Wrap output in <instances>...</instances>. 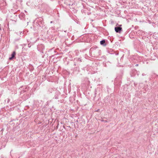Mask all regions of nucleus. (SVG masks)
Wrapping results in <instances>:
<instances>
[{
	"label": "nucleus",
	"mask_w": 158,
	"mask_h": 158,
	"mask_svg": "<svg viewBox=\"0 0 158 158\" xmlns=\"http://www.w3.org/2000/svg\"><path fill=\"white\" fill-rule=\"evenodd\" d=\"M43 20V18L41 17L37 19L36 25L38 27V28H40V27H42L44 26V23Z\"/></svg>",
	"instance_id": "f257e3e1"
},
{
	"label": "nucleus",
	"mask_w": 158,
	"mask_h": 158,
	"mask_svg": "<svg viewBox=\"0 0 158 158\" xmlns=\"http://www.w3.org/2000/svg\"><path fill=\"white\" fill-rule=\"evenodd\" d=\"M56 91V93H59L58 91H56V89L54 88H50L48 89V92L49 94L53 93L54 91Z\"/></svg>",
	"instance_id": "f03ea898"
},
{
	"label": "nucleus",
	"mask_w": 158,
	"mask_h": 158,
	"mask_svg": "<svg viewBox=\"0 0 158 158\" xmlns=\"http://www.w3.org/2000/svg\"><path fill=\"white\" fill-rule=\"evenodd\" d=\"M115 31L117 33H120L122 31V28L120 27H115Z\"/></svg>",
	"instance_id": "7ed1b4c3"
},
{
	"label": "nucleus",
	"mask_w": 158,
	"mask_h": 158,
	"mask_svg": "<svg viewBox=\"0 0 158 158\" xmlns=\"http://www.w3.org/2000/svg\"><path fill=\"white\" fill-rule=\"evenodd\" d=\"M25 15L23 13H21L19 15V17L20 19L22 20L24 19Z\"/></svg>",
	"instance_id": "20e7f679"
},
{
	"label": "nucleus",
	"mask_w": 158,
	"mask_h": 158,
	"mask_svg": "<svg viewBox=\"0 0 158 158\" xmlns=\"http://www.w3.org/2000/svg\"><path fill=\"white\" fill-rule=\"evenodd\" d=\"M15 52L14 51L11 55V57L9 58V59L10 60H12L15 57Z\"/></svg>",
	"instance_id": "39448f33"
},
{
	"label": "nucleus",
	"mask_w": 158,
	"mask_h": 158,
	"mask_svg": "<svg viewBox=\"0 0 158 158\" xmlns=\"http://www.w3.org/2000/svg\"><path fill=\"white\" fill-rule=\"evenodd\" d=\"M100 43L101 45H102L104 46H106V44L105 43V41L104 40L101 41Z\"/></svg>",
	"instance_id": "423d86ee"
},
{
	"label": "nucleus",
	"mask_w": 158,
	"mask_h": 158,
	"mask_svg": "<svg viewBox=\"0 0 158 158\" xmlns=\"http://www.w3.org/2000/svg\"><path fill=\"white\" fill-rule=\"evenodd\" d=\"M111 63H110L109 61H108L106 62V63L105 64V66L106 67H107V65H108L109 64H110Z\"/></svg>",
	"instance_id": "0eeeda50"
},
{
	"label": "nucleus",
	"mask_w": 158,
	"mask_h": 158,
	"mask_svg": "<svg viewBox=\"0 0 158 158\" xmlns=\"http://www.w3.org/2000/svg\"><path fill=\"white\" fill-rule=\"evenodd\" d=\"M87 82L86 83V84L88 85L89 84L90 82V81L88 80V79H87Z\"/></svg>",
	"instance_id": "6e6552de"
},
{
	"label": "nucleus",
	"mask_w": 158,
	"mask_h": 158,
	"mask_svg": "<svg viewBox=\"0 0 158 158\" xmlns=\"http://www.w3.org/2000/svg\"><path fill=\"white\" fill-rule=\"evenodd\" d=\"M31 45H31L30 43L28 44V47L29 48H30L31 47Z\"/></svg>",
	"instance_id": "1a4fd4ad"
},
{
	"label": "nucleus",
	"mask_w": 158,
	"mask_h": 158,
	"mask_svg": "<svg viewBox=\"0 0 158 158\" xmlns=\"http://www.w3.org/2000/svg\"><path fill=\"white\" fill-rule=\"evenodd\" d=\"M146 75V74H145V73H143L142 74V75L143 76H144L145 75Z\"/></svg>",
	"instance_id": "9d476101"
},
{
	"label": "nucleus",
	"mask_w": 158,
	"mask_h": 158,
	"mask_svg": "<svg viewBox=\"0 0 158 158\" xmlns=\"http://www.w3.org/2000/svg\"><path fill=\"white\" fill-rule=\"evenodd\" d=\"M26 45V44H22V46H25Z\"/></svg>",
	"instance_id": "9b49d317"
},
{
	"label": "nucleus",
	"mask_w": 158,
	"mask_h": 158,
	"mask_svg": "<svg viewBox=\"0 0 158 158\" xmlns=\"http://www.w3.org/2000/svg\"><path fill=\"white\" fill-rule=\"evenodd\" d=\"M78 60H79L80 61H81V60L80 58H78Z\"/></svg>",
	"instance_id": "f8f14e48"
},
{
	"label": "nucleus",
	"mask_w": 158,
	"mask_h": 158,
	"mask_svg": "<svg viewBox=\"0 0 158 158\" xmlns=\"http://www.w3.org/2000/svg\"><path fill=\"white\" fill-rule=\"evenodd\" d=\"M19 40V39H15V41H17V40Z\"/></svg>",
	"instance_id": "ddd939ff"
},
{
	"label": "nucleus",
	"mask_w": 158,
	"mask_h": 158,
	"mask_svg": "<svg viewBox=\"0 0 158 158\" xmlns=\"http://www.w3.org/2000/svg\"><path fill=\"white\" fill-rule=\"evenodd\" d=\"M99 110V109L98 110H96V111L98 112Z\"/></svg>",
	"instance_id": "4468645a"
},
{
	"label": "nucleus",
	"mask_w": 158,
	"mask_h": 158,
	"mask_svg": "<svg viewBox=\"0 0 158 158\" xmlns=\"http://www.w3.org/2000/svg\"><path fill=\"white\" fill-rule=\"evenodd\" d=\"M138 66V64H136L135 65V66Z\"/></svg>",
	"instance_id": "2eb2a0df"
},
{
	"label": "nucleus",
	"mask_w": 158,
	"mask_h": 158,
	"mask_svg": "<svg viewBox=\"0 0 158 158\" xmlns=\"http://www.w3.org/2000/svg\"><path fill=\"white\" fill-rule=\"evenodd\" d=\"M53 22V21H51V22H50V23H52Z\"/></svg>",
	"instance_id": "dca6fc26"
},
{
	"label": "nucleus",
	"mask_w": 158,
	"mask_h": 158,
	"mask_svg": "<svg viewBox=\"0 0 158 158\" xmlns=\"http://www.w3.org/2000/svg\"><path fill=\"white\" fill-rule=\"evenodd\" d=\"M55 98H56V99H57V98H57L56 97H55Z\"/></svg>",
	"instance_id": "f3484780"
},
{
	"label": "nucleus",
	"mask_w": 158,
	"mask_h": 158,
	"mask_svg": "<svg viewBox=\"0 0 158 158\" xmlns=\"http://www.w3.org/2000/svg\"><path fill=\"white\" fill-rule=\"evenodd\" d=\"M74 65H75H75H76V64H74Z\"/></svg>",
	"instance_id": "a211bd4d"
},
{
	"label": "nucleus",
	"mask_w": 158,
	"mask_h": 158,
	"mask_svg": "<svg viewBox=\"0 0 158 158\" xmlns=\"http://www.w3.org/2000/svg\"><path fill=\"white\" fill-rule=\"evenodd\" d=\"M134 71H135V72H136V70H135Z\"/></svg>",
	"instance_id": "6ab92c4d"
}]
</instances>
